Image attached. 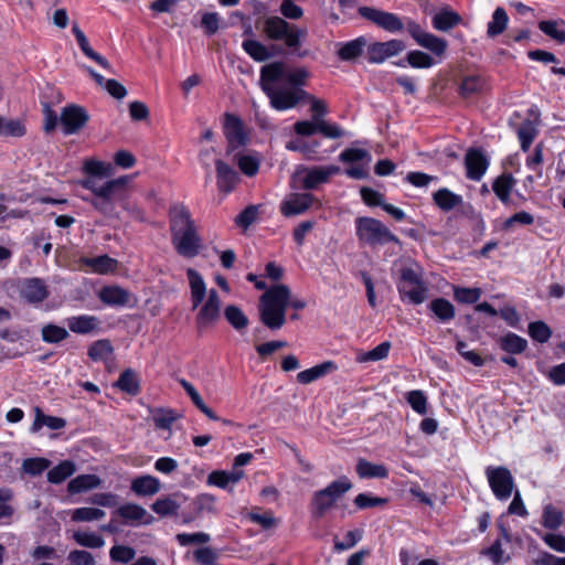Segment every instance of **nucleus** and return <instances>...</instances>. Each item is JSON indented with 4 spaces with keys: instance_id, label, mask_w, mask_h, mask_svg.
<instances>
[{
    "instance_id": "1",
    "label": "nucleus",
    "mask_w": 565,
    "mask_h": 565,
    "mask_svg": "<svg viewBox=\"0 0 565 565\" xmlns=\"http://www.w3.org/2000/svg\"><path fill=\"white\" fill-rule=\"evenodd\" d=\"M128 175L119 177L107 181L96 178H86L82 185L89 190L92 198H84L97 212L109 218H119L116 204L122 203L130 195Z\"/></svg>"
},
{
    "instance_id": "2",
    "label": "nucleus",
    "mask_w": 565,
    "mask_h": 565,
    "mask_svg": "<svg viewBox=\"0 0 565 565\" xmlns=\"http://www.w3.org/2000/svg\"><path fill=\"white\" fill-rule=\"evenodd\" d=\"M289 296V287L279 284L271 286L259 297V320L266 328L279 330L284 327Z\"/></svg>"
},
{
    "instance_id": "3",
    "label": "nucleus",
    "mask_w": 565,
    "mask_h": 565,
    "mask_svg": "<svg viewBox=\"0 0 565 565\" xmlns=\"http://www.w3.org/2000/svg\"><path fill=\"white\" fill-rule=\"evenodd\" d=\"M263 32L271 41H284L285 45L299 57L308 55V51H298L301 41L308 34L307 29L289 23L281 17L273 15L264 20Z\"/></svg>"
},
{
    "instance_id": "4",
    "label": "nucleus",
    "mask_w": 565,
    "mask_h": 565,
    "mask_svg": "<svg viewBox=\"0 0 565 565\" xmlns=\"http://www.w3.org/2000/svg\"><path fill=\"white\" fill-rule=\"evenodd\" d=\"M358 12L365 20L371 21L379 28L391 33L399 32L405 26L399 17L392 12H386L373 7H360ZM406 29L416 43L428 33L424 31L417 22L409 19L406 22Z\"/></svg>"
},
{
    "instance_id": "5",
    "label": "nucleus",
    "mask_w": 565,
    "mask_h": 565,
    "mask_svg": "<svg viewBox=\"0 0 565 565\" xmlns=\"http://www.w3.org/2000/svg\"><path fill=\"white\" fill-rule=\"evenodd\" d=\"M355 234L360 243L370 246L394 243L402 245L399 238L393 234L380 220L359 216L355 218Z\"/></svg>"
},
{
    "instance_id": "6",
    "label": "nucleus",
    "mask_w": 565,
    "mask_h": 565,
    "mask_svg": "<svg viewBox=\"0 0 565 565\" xmlns=\"http://www.w3.org/2000/svg\"><path fill=\"white\" fill-rule=\"evenodd\" d=\"M351 488L352 482L347 477H341L338 480L332 481L324 489L316 491L310 503L312 518H323L327 511L330 510Z\"/></svg>"
},
{
    "instance_id": "7",
    "label": "nucleus",
    "mask_w": 565,
    "mask_h": 565,
    "mask_svg": "<svg viewBox=\"0 0 565 565\" xmlns=\"http://www.w3.org/2000/svg\"><path fill=\"white\" fill-rule=\"evenodd\" d=\"M396 286L402 300L407 299L413 305H420L427 299L428 288L420 273L412 267L401 269Z\"/></svg>"
},
{
    "instance_id": "8",
    "label": "nucleus",
    "mask_w": 565,
    "mask_h": 565,
    "mask_svg": "<svg viewBox=\"0 0 565 565\" xmlns=\"http://www.w3.org/2000/svg\"><path fill=\"white\" fill-rule=\"evenodd\" d=\"M89 114L83 106L70 104L62 108L60 124L65 136L78 134L89 121Z\"/></svg>"
},
{
    "instance_id": "9",
    "label": "nucleus",
    "mask_w": 565,
    "mask_h": 565,
    "mask_svg": "<svg viewBox=\"0 0 565 565\" xmlns=\"http://www.w3.org/2000/svg\"><path fill=\"white\" fill-rule=\"evenodd\" d=\"M489 486L499 500H507L511 497L514 481L511 471L505 467H488L486 469Z\"/></svg>"
},
{
    "instance_id": "10",
    "label": "nucleus",
    "mask_w": 565,
    "mask_h": 565,
    "mask_svg": "<svg viewBox=\"0 0 565 565\" xmlns=\"http://www.w3.org/2000/svg\"><path fill=\"white\" fill-rule=\"evenodd\" d=\"M171 243L177 253L185 258L198 256L202 247L196 226L171 236Z\"/></svg>"
},
{
    "instance_id": "11",
    "label": "nucleus",
    "mask_w": 565,
    "mask_h": 565,
    "mask_svg": "<svg viewBox=\"0 0 565 565\" xmlns=\"http://www.w3.org/2000/svg\"><path fill=\"white\" fill-rule=\"evenodd\" d=\"M405 49V43L397 39L386 42H373L367 44L366 58L371 64H381L387 58L398 55Z\"/></svg>"
},
{
    "instance_id": "12",
    "label": "nucleus",
    "mask_w": 565,
    "mask_h": 565,
    "mask_svg": "<svg viewBox=\"0 0 565 565\" xmlns=\"http://www.w3.org/2000/svg\"><path fill=\"white\" fill-rule=\"evenodd\" d=\"M265 94L268 96L271 107L276 110L294 108L308 96V92L302 88H296L295 90L265 88Z\"/></svg>"
},
{
    "instance_id": "13",
    "label": "nucleus",
    "mask_w": 565,
    "mask_h": 565,
    "mask_svg": "<svg viewBox=\"0 0 565 565\" xmlns=\"http://www.w3.org/2000/svg\"><path fill=\"white\" fill-rule=\"evenodd\" d=\"M221 317V299L215 289H210L206 301L200 308L196 315V324L199 329H205L213 326Z\"/></svg>"
},
{
    "instance_id": "14",
    "label": "nucleus",
    "mask_w": 565,
    "mask_h": 565,
    "mask_svg": "<svg viewBox=\"0 0 565 565\" xmlns=\"http://www.w3.org/2000/svg\"><path fill=\"white\" fill-rule=\"evenodd\" d=\"M224 135L228 142V148L234 150L245 146L247 136L244 131L242 119L234 114H225L224 117Z\"/></svg>"
},
{
    "instance_id": "15",
    "label": "nucleus",
    "mask_w": 565,
    "mask_h": 565,
    "mask_svg": "<svg viewBox=\"0 0 565 565\" xmlns=\"http://www.w3.org/2000/svg\"><path fill=\"white\" fill-rule=\"evenodd\" d=\"M465 166L467 178L479 181L484 175L489 161L480 149L471 148L465 156Z\"/></svg>"
},
{
    "instance_id": "16",
    "label": "nucleus",
    "mask_w": 565,
    "mask_h": 565,
    "mask_svg": "<svg viewBox=\"0 0 565 565\" xmlns=\"http://www.w3.org/2000/svg\"><path fill=\"white\" fill-rule=\"evenodd\" d=\"M20 295L25 302L35 305L43 302L49 297V290L42 279L26 278L22 281Z\"/></svg>"
},
{
    "instance_id": "17",
    "label": "nucleus",
    "mask_w": 565,
    "mask_h": 565,
    "mask_svg": "<svg viewBox=\"0 0 565 565\" xmlns=\"http://www.w3.org/2000/svg\"><path fill=\"white\" fill-rule=\"evenodd\" d=\"M313 201L311 193H294L281 203L280 212L286 217L299 215L309 210Z\"/></svg>"
},
{
    "instance_id": "18",
    "label": "nucleus",
    "mask_w": 565,
    "mask_h": 565,
    "mask_svg": "<svg viewBox=\"0 0 565 565\" xmlns=\"http://www.w3.org/2000/svg\"><path fill=\"white\" fill-rule=\"evenodd\" d=\"M195 226L190 211L183 204H174L169 210V227L171 236Z\"/></svg>"
},
{
    "instance_id": "19",
    "label": "nucleus",
    "mask_w": 565,
    "mask_h": 565,
    "mask_svg": "<svg viewBox=\"0 0 565 565\" xmlns=\"http://www.w3.org/2000/svg\"><path fill=\"white\" fill-rule=\"evenodd\" d=\"M340 172L338 166L313 167L307 170L302 180V188L305 190H313L319 184L326 183L329 179Z\"/></svg>"
},
{
    "instance_id": "20",
    "label": "nucleus",
    "mask_w": 565,
    "mask_h": 565,
    "mask_svg": "<svg viewBox=\"0 0 565 565\" xmlns=\"http://www.w3.org/2000/svg\"><path fill=\"white\" fill-rule=\"evenodd\" d=\"M216 182L221 192H232L239 182V174L223 160L215 161Z\"/></svg>"
},
{
    "instance_id": "21",
    "label": "nucleus",
    "mask_w": 565,
    "mask_h": 565,
    "mask_svg": "<svg viewBox=\"0 0 565 565\" xmlns=\"http://www.w3.org/2000/svg\"><path fill=\"white\" fill-rule=\"evenodd\" d=\"M98 297L107 306L125 307L129 303L131 295L119 286H105L100 289Z\"/></svg>"
},
{
    "instance_id": "22",
    "label": "nucleus",
    "mask_w": 565,
    "mask_h": 565,
    "mask_svg": "<svg viewBox=\"0 0 565 565\" xmlns=\"http://www.w3.org/2000/svg\"><path fill=\"white\" fill-rule=\"evenodd\" d=\"M365 50H367V40L365 36H359L341 44L337 54L341 61L352 62L360 57Z\"/></svg>"
},
{
    "instance_id": "23",
    "label": "nucleus",
    "mask_w": 565,
    "mask_h": 565,
    "mask_svg": "<svg viewBox=\"0 0 565 565\" xmlns=\"http://www.w3.org/2000/svg\"><path fill=\"white\" fill-rule=\"evenodd\" d=\"M191 289L192 309L195 310L203 302L206 295V285L199 271L193 268L186 270Z\"/></svg>"
},
{
    "instance_id": "24",
    "label": "nucleus",
    "mask_w": 565,
    "mask_h": 565,
    "mask_svg": "<svg viewBox=\"0 0 565 565\" xmlns=\"http://www.w3.org/2000/svg\"><path fill=\"white\" fill-rule=\"evenodd\" d=\"M461 22V15L448 8L440 10L431 19L433 28L440 32H448Z\"/></svg>"
},
{
    "instance_id": "25",
    "label": "nucleus",
    "mask_w": 565,
    "mask_h": 565,
    "mask_svg": "<svg viewBox=\"0 0 565 565\" xmlns=\"http://www.w3.org/2000/svg\"><path fill=\"white\" fill-rule=\"evenodd\" d=\"M72 31L76 38L77 44L81 47L82 52L87 57H89V58L94 60L96 63H98L105 70L110 71L111 66H110L109 62L107 61V58H105L104 56H102L100 54H98L90 47L86 35L84 34V32L79 29V26L76 23L73 24Z\"/></svg>"
},
{
    "instance_id": "26",
    "label": "nucleus",
    "mask_w": 565,
    "mask_h": 565,
    "mask_svg": "<svg viewBox=\"0 0 565 565\" xmlns=\"http://www.w3.org/2000/svg\"><path fill=\"white\" fill-rule=\"evenodd\" d=\"M285 78V65L282 62H274L266 64L260 70V86L265 93V88H274L273 84Z\"/></svg>"
},
{
    "instance_id": "27",
    "label": "nucleus",
    "mask_w": 565,
    "mask_h": 565,
    "mask_svg": "<svg viewBox=\"0 0 565 565\" xmlns=\"http://www.w3.org/2000/svg\"><path fill=\"white\" fill-rule=\"evenodd\" d=\"M114 386L131 396L138 395L141 391L140 380L136 371L130 367L121 372Z\"/></svg>"
},
{
    "instance_id": "28",
    "label": "nucleus",
    "mask_w": 565,
    "mask_h": 565,
    "mask_svg": "<svg viewBox=\"0 0 565 565\" xmlns=\"http://www.w3.org/2000/svg\"><path fill=\"white\" fill-rule=\"evenodd\" d=\"M160 481L158 478L146 475L137 477L131 482V491L137 495H153L160 491Z\"/></svg>"
},
{
    "instance_id": "29",
    "label": "nucleus",
    "mask_w": 565,
    "mask_h": 565,
    "mask_svg": "<svg viewBox=\"0 0 565 565\" xmlns=\"http://www.w3.org/2000/svg\"><path fill=\"white\" fill-rule=\"evenodd\" d=\"M68 329L78 334H88L98 328L99 320L94 316H75L67 318Z\"/></svg>"
},
{
    "instance_id": "30",
    "label": "nucleus",
    "mask_w": 565,
    "mask_h": 565,
    "mask_svg": "<svg viewBox=\"0 0 565 565\" xmlns=\"http://www.w3.org/2000/svg\"><path fill=\"white\" fill-rule=\"evenodd\" d=\"M486 88V79L477 74L465 76L458 87V94L465 98H471Z\"/></svg>"
},
{
    "instance_id": "31",
    "label": "nucleus",
    "mask_w": 565,
    "mask_h": 565,
    "mask_svg": "<svg viewBox=\"0 0 565 565\" xmlns=\"http://www.w3.org/2000/svg\"><path fill=\"white\" fill-rule=\"evenodd\" d=\"M433 200L443 212H449L462 203V196L447 188L436 191L433 194Z\"/></svg>"
},
{
    "instance_id": "32",
    "label": "nucleus",
    "mask_w": 565,
    "mask_h": 565,
    "mask_svg": "<svg viewBox=\"0 0 565 565\" xmlns=\"http://www.w3.org/2000/svg\"><path fill=\"white\" fill-rule=\"evenodd\" d=\"M34 413L35 417L31 427V430L34 433L39 431L43 426L53 430H58L66 426V420L64 418L45 415L40 407H35Z\"/></svg>"
},
{
    "instance_id": "33",
    "label": "nucleus",
    "mask_w": 565,
    "mask_h": 565,
    "mask_svg": "<svg viewBox=\"0 0 565 565\" xmlns=\"http://www.w3.org/2000/svg\"><path fill=\"white\" fill-rule=\"evenodd\" d=\"M335 369V365L331 361L323 362L321 364H318L311 369L301 371L297 374V381L300 384H310L315 381H317L320 377H323L329 372Z\"/></svg>"
},
{
    "instance_id": "34",
    "label": "nucleus",
    "mask_w": 565,
    "mask_h": 565,
    "mask_svg": "<svg viewBox=\"0 0 565 565\" xmlns=\"http://www.w3.org/2000/svg\"><path fill=\"white\" fill-rule=\"evenodd\" d=\"M428 308L440 322H448L456 315L454 305L443 297L431 300Z\"/></svg>"
},
{
    "instance_id": "35",
    "label": "nucleus",
    "mask_w": 565,
    "mask_h": 565,
    "mask_svg": "<svg viewBox=\"0 0 565 565\" xmlns=\"http://www.w3.org/2000/svg\"><path fill=\"white\" fill-rule=\"evenodd\" d=\"M181 414L171 408H156L152 411V422L158 429L171 430Z\"/></svg>"
},
{
    "instance_id": "36",
    "label": "nucleus",
    "mask_w": 565,
    "mask_h": 565,
    "mask_svg": "<svg viewBox=\"0 0 565 565\" xmlns=\"http://www.w3.org/2000/svg\"><path fill=\"white\" fill-rule=\"evenodd\" d=\"M100 479L96 475H79L72 479L67 484L70 493H81L97 488Z\"/></svg>"
},
{
    "instance_id": "37",
    "label": "nucleus",
    "mask_w": 565,
    "mask_h": 565,
    "mask_svg": "<svg viewBox=\"0 0 565 565\" xmlns=\"http://www.w3.org/2000/svg\"><path fill=\"white\" fill-rule=\"evenodd\" d=\"M515 184V179L512 174L503 173L498 177L492 183V190L502 203L510 201V194Z\"/></svg>"
},
{
    "instance_id": "38",
    "label": "nucleus",
    "mask_w": 565,
    "mask_h": 565,
    "mask_svg": "<svg viewBox=\"0 0 565 565\" xmlns=\"http://www.w3.org/2000/svg\"><path fill=\"white\" fill-rule=\"evenodd\" d=\"M75 463L71 460H63L57 466L47 471V481L53 484H60L75 472Z\"/></svg>"
},
{
    "instance_id": "39",
    "label": "nucleus",
    "mask_w": 565,
    "mask_h": 565,
    "mask_svg": "<svg viewBox=\"0 0 565 565\" xmlns=\"http://www.w3.org/2000/svg\"><path fill=\"white\" fill-rule=\"evenodd\" d=\"M226 321L238 332L248 327V318L243 310L236 305H228L224 309Z\"/></svg>"
},
{
    "instance_id": "40",
    "label": "nucleus",
    "mask_w": 565,
    "mask_h": 565,
    "mask_svg": "<svg viewBox=\"0 0 565 565\" xmlns=\"http://www.w3.org/2000/svg\"><path fill=\"white\" fill-rule=\"evenodd\" d=\"M508 22L507 11L502 7H498L492 14V20L488 23L487 35L495 38L502 34L507 29Z\"/></svg>"
},
{
    "instance_id": "41",
    "label": "nucleus",
    "mask_w": 565,
    "mask_h": 565,
    "mask_svg": "<svg viewBox=\"0 0 565 565\" xmlns=\"http://www.w3.org/2000/svg\"><path fill=\"white\" fill-rule=\"evenodd\" d=\"M500 347L510 354H520L526 350L527 341L513 332H509L501 338Z\"/></svg>"
},
{
    "instance_id": "42",
    "label": "nucleus",
    "mask_w": 565,
    "mask_h": 565,
    "mask_svg": "<svg viewBox=\"0 0 565 565\" xmlns=\"http://www.w3.org/2000/svg\"><path fill=\"white\" fill-rule=\"evenodd\" d=\"M114 354V347L108 339H100L92 343L87 355L93 361H106Z\"/></svg>"
},
{
    "instance_id": "43",
    "label": "nucleus",
    "mask_w": 565,
    "mask_h": 565,
    "mask_svg": "<svg viewBox=\"0 0 565 565\" xmlns=\"http://www.w3.org/2000/svg\"><path fill=\"white\" fill-rule=\"evenodd\" d=\"M417 44L438 57L444 56L448 47V42L445 39L433 33H427L420 41L418 40Z\"/></svg>"
},
{
    "instance_id": "44",
    "label": "nucleus",
    "mask_w": 565,
    "mask_h": 565,
    "mask_svg": "<svg viewBox=\"0 0 565 565\" xmlns=\"http://www.w3.org/2000/svg\"><path fill=\"white\" fill-rule=\"evenodd\" d=\"M356 473L360 478H386L388 472L383 465H375L365 459H360L356 463Z\"/></svg>"
},
{
    "instance_id": "45",
    "label": "nucleus",
    "mask_w": 565,
    "mask_h": 565,
    "mask_svg": "<svg viewBox=\"0 0 565 565\" xmlns=\"http://www.w3.org/2000/svg\"><path fill=\"white\" fill-rule=\"evenodd\" d=\"M51 466V461L43 457L24 459L21 466V472L30 477L41 476Z\"/></svg>"
},
{
    "instance_id": "46",
    "label": "nucleus",
    "mask_w": 565,
    "mask_h": 565,
    "mask_svg": "<svg viewBox=\"0 0 565 565\" xmlns=\"http://www.w3.org/2000/svg\"><path fill=\"white\" fill-rule=\"evenodd\" d=\"M84 264L96 274H107L115 270L117 260L108 255H102L93 258H85Z\"/></svg>"
},
{
    "instance_id": "47",
    "label": "nucleus",
    "mask_w": 565,
    "mask_h": 565,
    "mask_svg": "<svg viewBox=\"0 0 565 565\" xmlns=\"http://www.w3.org/2000/svg\"><path fill=\"white\" fill-rule=\"evenodd\" d=\"M242 46L244 51L256 62H265L273 56L267 46L256 40H245Z\"/></svg>"
},
{
    "instance_id": "48",
    "label": "nucleus",
    "mask_w": 565,
    "mask_h": 565,
    "mask_svg": "<svg viewBox=\"0 0 565 565\" xmlns=\"http://www.w3.org/2000/svg\"><path fill=\"white\" fill-rule=\"evenodd\" d=\"M558 25H565V21L559 19L544 20L539 22V29L544 34L557 41L558 43H565V30H558Z\"/></svg>"
},
{
    "instance_id": "49",
    "label": "nucleus",
    "mask_w": 565,
    "mask_h": 565,
    "mask_svg": "<svg viewBox=\"0 0 565 565\" xmlns=\"http://www.w3.org/2000/svg\"><path fill=\"white\" fill-rule=\"evenodd\" d=\"M516 132L521 142V149L526 152L537 135L534 122L531 119H525Z\"/></svg>"
},
{
    "instance_id": "50",
    "label": "nucleus",
    "mask_w": 565,
    "mask_h": 565,
    "mask_svg": "<svg viewBox=\"0 0 565 565\" xmlns=\"http://www.w3.org/2000/svg\"><path fill=\"white\" fill-rule=\"evenodd\" d=\"M564 522L563 513L552 504H546L543 509L542 524L548 530H557Z\"/></svg>"
},
{
    "instance_id": "51",
    "label": "nucleus",
    "mask_w": 565,
    "mask_h": 565,
    "mask_svg": "<svg viewBox=\"0 0 565 565\" xmlns=\"http://www.w3.org/2000/svg\"><path fill=\"white\" fill-rule=\"evenodd\" d=\"M42 340L46 343H58L68 338V331L60 326L49 323L41 330Z\"/></svg>"
},
{
    "instance_id": "52",
    "label": "nucleus",
    "mask_w": 565,
    "mask_h": 565,
    "mask_svg": "<svg viewBox=\"0 0 565 565\" xmlns=\"http://www.w3.org/2000/svg\"><path fill=\"white\" fill-rule=\"evenodd\" d=\"M116 512L126 522L141 521L147 514V511L136 503L122 504Z\"/></svg>"
},
{
    "instance_id": "53",
    "label": "nucleus",
    "mask_w": 565,
    "mask_h": 565,
    "mask_svg": "<svg viewBox=\"0 0 565 565\" xmlns=\"http://www.w3.org/2000/svg\"><path fill=\"white\" fill-rule=\"evenodd\" d=\"M73 539L78 545L87 548H100L105 544L104 539L96 533L76 531Z\"/></svg>"
},
{
    "instance_id": "54",
    "label": "nucleus",
    "mask_w": 565,
    "mask_h": 565,
    "mask_svg": "<svg viewBox=\"0 0 565 565\" xmlns=\"http://www.w3.org/2000/svg\"><path fill=\"white\" fill-rule=\"evenodd\" d=\"M527 332L539 343H546L552 337V330L544 321L529 323Z\"/></svg>"
},
{
    "instance_id": "55",
    "label": "nucleus",
    "mask_w": 565,
    "mask_h": 565,
    "mask_svg": "<svg viewBox=\"0 0 565 565\" xmlns=\"http://www.w3.org/2000/svg\"><path fill=\"white\" fill-rule=\"evenodd\" d=\"M179 508V503L170 497L160 498L156 500L151 505L152 511L160 516L177 514Z\"/></svg>"
},
{
    "instance_id": "56",
    "label": "nucleus",
    "mask_w": 565,
    "mask_h": 565,
    "mask_svg": "<svg viewBox=\"0 0 565 565\" xmlns=\"http://www.w3.org/2000/svg\"><path fill=\"white\" fill-rule=\"evenodd\" d=\"M390 349H391L390 342H387V341L382 342L374 349H372L367 352H364L362 354H359L356 360H358V362H361V363L371 362V361H373V362L381 361L388 355Z\"/></svg>"
},
{
    "instance_id": "57",
    "label": "nucleus",
    "mask_w": 565,
    "mask_h": 565,
    "mask_svg": "<svg viewBox=\"0 0 565 565\" xmlns=\"http://www.w3.org/2000/svg\"><path fill=\"white\" fill-rule=\"evenodd\" d=\"M406 61L415 68H429L435 64L434 58L428 53L418 50L408 52Z\"/></svg>"
},
{
    "instance_id": "58",
    "label": "nucleus",
    "mask_w": 565,
    "mask_h": 565,
    "mask_svg": "<svg viewBox=\"0 0 565 565\" xmlns=\"http://www.w3.org/2000/svg\"><path fill=\"white\" fill-rule=\"evenodd\" d=\"M105 516V511L98 508H78L72 513V520L75 522H90L100 520Z\"/></svg>"
},
{
    "instance_id": "59",
    "label": "nucleus",
    "mask_w": 565,
    "mask_h": 565,
    "mask_svg": "<svg viewBox=\"0 0 565 565\" xmlns=\"http://www.w3.org/2000/svg\"><path fill=\"white\" fill-rule=\"evenodd\" d=\"M26 132L25 126L20 119L4 120L2 118L0 135L10 137H22Z\"/></svg>"
},
{
    "instance_id": "60",
    "label": "nucleus",
    "mask_w": 565,
    "mask_h": 565,
    "mask_svg": "<svg viewBox=\"0 0 565 565\" xmlns=\"http://www.w3.org/2000/svg\"><path fill=\"white\" fill-rule=\"evenodd\" d=\"M111 561L127 564L136 556L135 548L126 545H115L109 551Z\"/></svg>"
},
{
    "instance_id": "61",
    "label": "nucleus",
    "mask_w": 565,
    "mask_h": 565,
    "mask_svg": "<svg viewBox=\"0 0 565 565\" xmlns=\"http://www.w3.org/2000/svg\"><path fill=\"white\" fill-rule=\"evenodd\" d=\"M454 296L461 303H476L481 297V290L479 288L457 287Z\"/></svg>"
},
{
    "instance_id": "62",
    "label": "nucleus",
    "mask_w": 565,
    "mask_h": 565,
    "mask_svg": "<svg viewBox=\"0 0 565 565\" xmlns=\"http://www.w3.org/2000/svg\"><path fill=\"white\" fill-rule=\"evenodd\" d=\"M257 215L258 206L248 205L235 217V224L238 227L246 230L256 221Z\"/></svg>"
},
{
    "instance_id": "63",
    "label": "nucleus",
    "mask_w": 565,
    "mask_h": 565,
    "mask_svg": "<svg viewBox=\"0 0 565 565\" xmlns=\"http://www.w3.org/2000/svg\"><path fill=\"white\" fill-rule=\"evenodd\" d=\"M406 399L416 413L420 415L427 413V397L422 391L415 390L408 392Z\"/></svg>"
},
{
    "instance_id": "64",
    "label": "nucleus",
    "mask_w": 565,
    "mask_h": 565,
    "mask_svg": "<svg viewBox=\"0 0 565 565\" xmlns=\"http://www.w3.org/2000/svg\"><path fill=\"white\" fill-rule=\"evenodd\" d=\"M194 559L200 565H217V553L211 547H200L193 553Z\"/></svg>"
}]
</instances>
